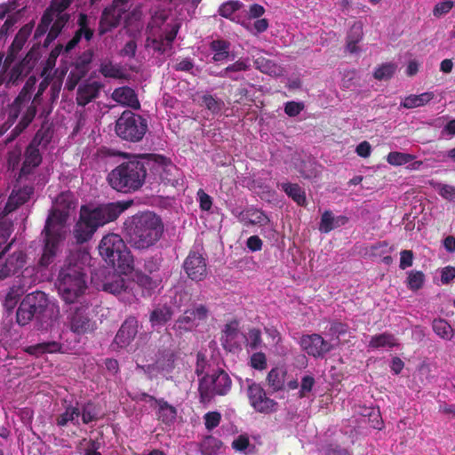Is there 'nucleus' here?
Returning <instances> with one entry per match:
<instances>
[{
  "instance_id": "f257e3e1",
  "label": "nucleus",
  "mask_w": 455,
  "mask_h": 455,
  "mask_svg": "<svg viewBox=\"0 0 455 455\" xmlns=\"http://www.w3.org/2000/svg\"><path fill=\"white\" fill-rule=\"evenodd\" d=\"M132 204L133 202L129 200L102 204L93 209L82 206L79 219L73 229L76 243L83 244L90 241L100 227L117 220Z\"/></svg>"
},
{
  "instance_id": "f03ea898",
  "label": "nucleus",
  "mask_w": 455,
  "mask_h": 455,
  "mask_svg": "<svg viewBox=\"0 0 455 455\" xmlns=\"http://www.w3.org/2000/svg\"><path fill=\"white\" fill-rule=\"evenodd\" d=\"M128 243L137 250H147L156 245L164 235L162 219L152 212H144L128 218L124 222Z\"/></svg>"
},
{
  "instance_id": "7ed1b4c3",
  "label": "nucleus",
  "mask_w": 455,
  "mask_h": 455,
  "mask_svg": "<svg viewBox=\"0 0 455 455\" xmlns=\"http://www.w3.org/2000/svg\"><path fill=\"white\" fill-rule=\"evenodd\" d=\"M147 154L132 156L115 167L107 177L108 185L124 194L140 190L148 177Z\"/></svg>"
},
{
  "instance_id": "20e7f679",
  "label": "nucleus",
  "mask_w": 455,
  "mask_h": 455,
  "mask_svg": "<svg viewBox=\"0 0 455 455\" xmlns=\"http://www.w3.org/2000/svg\"><path fill=\"white\" fill-rule=\"evenodd\" d=\"M35 81V78L30 77L13 101L6 107L7 119L5 122L12 126L20 116L21 110L28 105L20 120L11 131L7 142H11L20 136L33 122L36 115V107L33 103H29Z\"/></svg>"
},
{
  "instance_id": "39448f33",
  "label": "nucleus",
  "mask_w": 455,
  "mask_h": 455,
  "mask_svg": "<svg viewBox=\"0 0 455 455\" xmlns=\"http://www.w3.org/2000/svg\"><path fill=\"white\" fill-rule=\"evenodd\" d=\"M99 252L104 260L121 272L132 269L133 259L122 237L114 233L104 235L99 244Z\"/></svg>"
},
{
  "instance_id": "423d86ee",
  "label": "nucleus",
  "mask_w": 455,
  "mask_h": 455,
  "mask_svg": "<svg viewBox=\"0 0 455 455\" xmlns=\"http://www.w3.org/2000/svg\"><path fill=\"white\" fill-rule=\"evenodd\" d=\"M57 288L66 303L76 302L87 288L85 274L82 267L76 264L64 266L58 276Z\"/></svg>"
},
{
  "instance_id": "0eeeda50",
  "label": "nucleus",
  "mask_w": 455,
  "mask_h": 455,
  "mask_svg": "<svg viewBox=\"0 0 455 455\" xmlns=\"http://www.w3.org/2000/svg\"><path fill=\"white\" fill-rule=\"evenodd\" d=\"M231 386V378L224 370L218 369L211 374L204 375L199 380L200 402L208 403L216 395H226Z\"/></svg>"
},
{
  "instance_id": "6e6552de",
  "label": "nucleus",
  "mask_w": 455,
  "mask_h": 455,
  "mask_svg": "<svg viewBox=\"0 0 455 455\" xmlns=\"http://www.w3.org/2000/svg\"><path fill=\"white\" fill-rule=\"evenodd\" d=\"M115 131L124 140L139 142L148 131V121L140 115L125 110L116 120Z\"/></svg>"
},
{
  "instance_id": "1a4fd4ad",
  "label": "nucleus",
  "mask_w": 455,
  "mask_h": 455,
  "mask_svg": "<svg viewBox=\"0 0 455 455\" xmlns=\"http://www.w3.org/2000/svg\"><path fill=\"white\" fill-rule=\"evenodd\" d=\"M48 297L41 291L27 294L16 311V322L20 326L28 324L34 318H40L48 307Z\"/></svg>"
},
{
  "instance_id": "9d476101",
  "label": "nucleus",
  "mask_w": 455,
  "mask_h": 455,
  "mask_svg": "<svg viewBox=\"0 0 455 455\" xmlns=\"http://www.w3.org/2000/svg\"><path fill=\"white\" fill-rule=\"evenodd\" d=\"M148 178L156 182L175 186L178 183L179 169L161 155L147 154Z\"/></svg>"
},
{
  "instance_id": "9b49d317",
  "label": "nucleus",
  "mask_w": 455,
  "mask_h": 455,
  "mask_svg": "<svg viewBox=\"0 0 455 455\" xmlns=\"http://www.w3.org/2000/svg\"><path fill=\"white\" fill-rule=\"evenodd\" d=\"M51 222L52 219H50L49 221H45V225L42 232L44 246L38 264L44 267H46L52 263L56 256L59 243L65 236V233L60 231V228H58L59 226L52 227Z\"/></svg>"
},
{
  "instance_id": "f8f14e48",
  "label": "nucleus",
  "mask_w": 455,
  "mask_h": 455,
  "mask_svg": "<svg viewBox=\"0 0 455 455\" xmlns=\"http://www.w3.org/2000/svg\"><path fill=\"white\" fill-rule=\"evenodd\" d=\"M14 241L12 239L0 251V282L18 274L27 263V254L21 250L15 251L5 257Z\"/></svg>"
},
{
  "instance_id": "ddd939ff",
  "label": "nucleus",
  "mask_w": 455,
  "mask_h": 455,
  "mask_svg": "<svg viewBox=\"0 0 455 455\" xmlns=\"http://www.w3.org/2000/svg\"><path fill=\"white\" fill-rule=\"evenodd\" d=\"M76 202L74 196L70 192L60 193L56 200L55 205L51 210L46 221L52 219V227L59 226L60 232L65 233V227L69 216V211L75 209Z\"/></svg>"
},
{
  "instance_id": "4468645a",
  "label": "nucleus",
  "mask_w": 455,
  "mask_h": 455,
  "mask_svg": "<svg viewBox=\"0 0 455 455\" xmlns=\"http://www.w3.org/2000/svg\"><path fill=\"white\" fill-rule=\"evenodd\" d=\"M250 405L258 412L271 413L276 411L277 403L267 397L264 388L258 383L251 381L246 390Z\"/></svg>"
},
{
  "instance_id": "2eb2a0df",
  "label": "nucleus",
  "mask_w": 455,
  "mask_h": 455,
  "mask_svg": "<svg viewBox=\"0 0 455 455\" xmlns=\"http://www.w3.org/2000/svg\"><path fill=\"white\" fill-rule=\"evenodd\" d=\"M40 56L39 44H34L24 58L11 68L9 74L10 82L15 84L28 76L36 67Z\"/></svg>"
},
{
  "instance_id": "dca6fc26",
  "label": "nucleus",
  "mask_w": 455,
  "mask_h": 455,
  "mask_svg": "<svg viewBox=\"0 0 455 455\" xmlns=\"http://www.w3.org/2000/svg\"><path fill=\"white\" fill-rule=\"evenodd\" d=\"M34 26L35 22L32 20L22 26L15 35L14 39L12 40L11 45L8 47L6 56L3 62L4 68L5 69L9 68L17 59L18 54L22 50L28 37L30 36Z\"/></svg>"
},
{
  "instance_id": "f3484780",
  "label": "nucleus",
  "mask_w": 455,
  "mask_h": 455,
  "mask_svg": "<svg viewBox=\"0 0 455 455\" xmlns=\"http://www.w3.org/2000/svg\"><path fill=\"white\" fill-rule=\"evenodd\" d=\"M299 345L303 351L315 358H323L332 349V346L316 333L302 335Z\"/></svg>"
},
{
  "instance_id": "a211bd4d",
  "label": "nucleus",
  "mask_w": 455,
  "mask_h": 455,
  "mask_svg": "<svg viewBox=\"0 0 455 455\" xmlns=\"http://www.w3.org/2000/svg\"><path fill=\"white\" fill-rule=\"evenodd\" d=\"M183 269L191 280L202 281L207 276L206 259L198 251H190L183 262Z\"/></svg>"
},
{
  "instance_id": "6ab92c4d",
  "label": "nucleus",
  "mask_w": 455,
  "mask_h": 455,
  "mask_svg": "<svg viewBox=\"0 0 455 455\" xmlns=\"http://www.w3.org/2000/svg\"><path fill=\"white\" fill-rule=\"evenodd\" d=\"M43 140V135L40 131L37 132L32 141L26 148L24 153V161L20 169L21 175H28L33 170L39 166L42 163V155L40 154L38 146Z\"/></svg>"
},
{
  "instance_id": "aec40b11",
  "label": "nucleus",
  "mask_w": 455,
  "mask_h": 455,
  "mask_svg": "<svg viewBox=\"0 0 455 455\" xmlns=\"http://www.w3.org/2000/svg\"><path fill=\"white\" fill-rule=\"evenodd\" d=\"M208 309L204 305H198L194 308L187 309L176 321L174 327L180 331H188L199 324V322L206 320Z\"/></svg>"
},
{
  "instance_id": "412c9836",
  "label": "nucleus",
  "mask_w": 455,
  "mask_h": 455,
  "mask_svg": "<svg viewBox=\"0 0 455 455\" xmlns=\"http://www.w3.org/2000/svg\"><path fill=\"white\" fill-rule=\"evenodd\" d=\"M69 326L74 333L82 335L92 332L96 328V323L89 316L87 308L77 307L70 315Z\"/></svg>"
},
{
  "instance_id": "4be33fe9",
  "label": "nucleus",
  "mask_w": 455,
  "mask_h": 455,
  "mask_svg": "<svg viewBox=\"0 0 455 455\" xmlns=\"http://www.w3.org/2000/svg\"><path fill=\"white\" fill-rule=\"evenodd\" d=\"M33 194L34 187L29 185H26L18 189H13L9 196L0 216L5 218L7 215L16 211L19 207L28 202Z\"/></svg>"
},
{
  "instance_id": "5701e85b",
  "label": "nucleus",
  "mask_w": 455,
  "mask_h": 455,
  "mask_svg": "<svg viewBox=\"0 0 455 455\" xmlns=\"http://www.w3.org/2000/svg\"><path fill=\"white\" fill-rule=\"evenodd\" d=\"M76 24L77 30L75 32L73 37L65 45V52L68 53L72 51L84 37L87 42L91 41L93 37L94 31L90 28V20L87 14L80 12L77 17Z\"/></svg>"
},
{
  "instance_id": "b1692460",
  "label": "nucleus",
  "mask_w": 455,
  "mask_h": 455,
  "mask_svg": "<svg viewBox=\"0 0 455 455\" xmlns=\"http://www.w3.org/2000/svg\"><path fill=\"white\" fill-rule=\"evenodd\" d=\"M138 326L139 324L136 317H127L116 334L114 342L119 347H126L135 339L138 333Z\"/></svg>"
},
{
  "instance_id": "393cba45",
  "label": "nucleus",
  "mask_w": 455,
  "mask_h": 455,
  "mask_svg": "<svg viewBox=\"0 0 455 455\" xmlns=\"http://www.w3.org/2000/svg\"><path fill=\"white\" fill-rule=\"evenodd\" d=\"M125 12L116 7L113 3L110 6L106 7L101 13L99 24V34L100 36L116 28L122 16Z\"/></svg>"
},
{
  "instance_id": "a878e982",
  "label": "nucleus",
  "mask_w": 455,
  "mask_h": 455,
  "mask_svg": "<svg viewBox=\"0 0 455 455\" xmlns=\"http://www.w3.org/2000/svg\"><path fill=\"white\" fill-rule=\"evenodd\" d=\"M102 85L99 82L84 83L76 91V103L78 106L85 107L87 104L97 99Z\"/></svg>"
},
{
  "instance_id": "bb28decb",
  "label": "nucleus",
  "mask_w": 455,
  "mask_h": 455,
  "mask_svg": "<svg viewBox=\"0 0 455 455\" xmlns=\"http://www.w3.org/2000/svg\"><path fill=\"white\" fill-rule=\"evenodd\" d=\"M111 98L123 106L130 107L133 109H139L140 108V103L135 91L129 86L115 89L111 94Z\"/></svg>"
},
{
  "instance_id": "cd10ccee",
  "label": "nucleus",
  "mask_w": 455,
  "mask_h": 455,
  "mask_svg": "<svg viewBox=\"0 0 455 455\" xmlns=\"http://www.w3.org/2000/svg\"><path fill=\"white\" fill-rule=\"evenodd\" d=\"M348 218L345 215L334 216L331 211H325L321 216L319 231L327 234L331 230L345 226Z\"/></svg>"
},
{
  "instance_id": "c85d7f7f",
  "label": "nucleus",
  "mask_w": 455,
  "mask_h": 455,
  "mask_svg": "<svg viewBox=\"0 0 455 455\" xmlns=\"http://www.w3.org/2000/svg\"><path fill=\"white\" fill-rule=\"evenodd\" d=\"M132 283L127 282L120 275H114L109 280L103 283V290L114 295H121L122 293H130L132 291L133 287H131Z\"/></svg>"
},
{
  "instance_id": "c756f323",
  "label": "nucleus",
  "mask_w": 455,
  "mask_h": 455,
  "mask_svg": "<svg viewBox=\"0 0 455 455\" xmlns=\"http://www.w3.org/2000/svg\"><path fill=\"white\" fill-rule=\"evenodd\" d=\"M251 68L248 59H239L235 62L228 65L215 76L222 78H229L232 81H238L241 76L237 73L247 71Z\"/></svg>"
},
{
  "instance_id": "7c9ffc66",
  "label": "nucleus",
  "mask_w": 455,
  "mask_h": 455,
  "mask_svg": "<svg viewBox=\"0 0 455 455\" xmlns=\"http://www.w3.org/2000/svg\"><path fill=\"white\" fill-rule=\"evenodd\" d=\"M363 37V27L361 21L355 22L347 36L346 49L350 53H355L359 51L357 44L362 41Z\"/></svg>"
},
{
  "instance_id": "2f4dec72",
  "label": "nucleus",
  "mask_w": 455,
  "mask_h": 455,
  "mask_svg": "<svg viewBox=\"0 0 455 455\" xmlns=\"http://www.w3.org/2000/svg\"><path fill=\"white\" fill-rule=\"evenodd\" d=\"M155 404L158 408L156 415L159 420L165 425H170L174 422L177 417V410L174 406L171 405L164 398L156 400Z\"/></svg>"
},
{
  "instance_id": "473e14b6",
  "label": "nucleus",
  "mask_w": 455,
  "mask_h": 455,
  "mask_svg": "<svg viewBox=\"0 0 455 455\" xmlns=\"http://www.w3.org/2000/svg\"><path fill=\"white\" fill-rule=\"evenodd\" d=\"M209 47L211 51L214 52L212 56V60L214 62L227 60L229 58L231 47L229 41L225 39L212 40L210 43Z\"/></svg>"
},
{
  "instance_id": "72a5a7b5",
  "label": "nucleus",
  "mask_w": 455,
  "mask_h": 455,
  "mask_svg": "<svg viewBox=\"0 0 455 455\" xmlns=\"http://www.w3.org/2000/svg\"><path fill=\"white\" fill-rule=\"evenodd\" d=\"M27 283L24 280H20L9 288L4 299L6 308L12 309L16 306L20 297L27 291Z\"/></svg>"
},
{
  "instance_id": "f704fd0d",
  "label": "nucleus",
  "mask_w": 455,
  "mask_h": 455,
  "mask_svg": "<svg viewBox=\"0 0 455 455\" xmlns=\"http://www.w3.org/2000/svg\"><path fill=\"white\" fill-rule=\"evenodd\" d=\"M241 220L251 225L266 226L269 223L268 217L264 212L251 208L247 209L240 213Z\"/></svg>"
},
{
  "instance_id": "c9c22d12",
  "label": "nucleus",
  "mask_w": 455,
  "mask_h": 455,
  "mask_svg": "<svg viewBox=\"0 0 455 455\" xmlns=\"http://www.w3.org/2000/svg\"><path fill=\"white\" fill-rule=\"evenodd\" d=\"M283 191L299 206L307 204L305 190L297 183H282Z\"/></svg>"
},
{
  "instance_id": "e433bc0d",
  "label": "nucleus",
  "mask_w": 455,
  "mask_h": 455,
  "mask_svg": "<svg viewBox=\"0 0 455 455\" xmlns=\"http://www.w3.org/2000/svg\"><path fill=\"white\" fill-rule=\"evenodd\" d=\"M287 371L280 367H275L270 370L267 376V381L274 391H280L283 389L285 383V377Z\"/></svg>"
},
{
  "instance_id": "4c0bfd02",
  "label": "nucleus",
  "mask_w": 455,
  "mask_h": 455,
  "mask_svg": "<svg viewBox=\"0 0 455 455\" xmlns=\"http://www.w3.org/2000/svg\"><path fill=\"white\" fill-rule=\"evenodd\" d=\"M62 345L57 341L42 342L27 347L26 352L33 355H41L45 353H56L61 350Z\"/></svg>"
},
{
  "instance_id": "58836bf2",
  "label": "nucleus",
  "mask_w": 455,
  "mask_h": 455,
  "mask_svg": "<svg viewBox=\"0 0 455 455\" xmlns=\"http://www.w3.org/2000/svg\"><path fill=\"white\" fill-rule=\"evenodd\" d=\"M434 92H427L419 95H410L404 99L402 106L405 108H414L421 107L428 103L434 99Z\"/></svg>"
},
{
  "instance_id": "ea45409f",
  "label": "nucleus",
  "mask_w": 455,
  "mask_h": 455,
  "mask_svg": "<svg viewBox=\"0 0 455 455\" xmlns=\"http://www.w3.org/2000/svg\"><path fill=\"white\" fill-rule=\"evenodd\" d=\"M254 67L260 72L270 76H278L281 73V68L276 63L262 56L254 60Z\"/></svg>"
},
{
  "instance_id": "a19ab883",
  "label": "nucleus",
  "mask_w": 455,
  "mask_h": 455,
  "mask_svg": "<svg viewBox=\"0 0 455 455\" xmlns=\"http://www.w3.org/2000/svg\"><path fill=\"white\" fill-rule=\"evenodd\" d=\"M172 316V310L168 306H163L155 308L150 314V322L153 326L156 325H164L169 320H171Z\"/></svg>"
},
{
  "instance_id": "79ce46f5",
  "label": "nucleus",
  "mask_w": 455,
  "mask_h": 455,
  "mask_svg": "<svg viewBox=\"0 0 455 455\" xmlns=\"http://www.w3.org/2000/svg\"><path fill=\"white\" fill-rule=\"evenodd\" d=\"M397 345L395 336L388 332L374 335L371 337L369 347L371 348L394 347Z\"/></svg>"
},
{
  "instance_id": "37998d69",
  "label": "nucleus",
  "mask_w": 455,
  "mask_h": 455,
  "mask_svg": "<svg viewBox=\"0 0 455 455\" xmlns=\"http://www.w3.org/2000/svg\"><path fill=\"white\" fill-rule=\"evenodd\" d=\"M80 410L78 407L68 406L65 411L60 414L56 419V423L59 427H65L68 422L74 425H78V417L80 416Z\"/></svg>"
},
{
  "instance_id": "c03bdc74",
  "label": "nucleus",
  "mask_w": 455,
  "mask_h": 455,
  "mask_svg": "<svg viewBox=\"0 0 455 455\" xmlns=\"http://www.w3.org/2000/svg\"><path fill=\"white\" fill-rule=\"evenodd\" d=\"M175 355L172 352H164L156 360L154 369L158 372L170 373L174 369Z\"/></svg>"
},
{
  "instance_id": "a18cd8bd",
  "label": "nucleus",
  "mask_w": 455,
  "mask_h": 455,
  "mask_svg": "<svg viewBox=\"0 0 455 455\" xmlns=\"http://www.w3.org/2000/svg\"><path fill=\"white\" fill-rule=\"evenodd\" d=\"M432 328L435 333L443 339L450 340L453 337V330L444 319H435L432 323Z\"/></svg>"
},
{
  "instance_id": "49530a36",
  "label": "nucleus",
  "mask_w": 455,
  "mask_h": 455,
  "mask_svg": "<svg viewBox=\"0 0 455 455\" xmlns=\"http://www.w3.org/2000/svg\"><path fill=\"white\" fill-rule=\"evenodd\" d=\"M137 286L143 289V296H149L151 292L157 287L158 280L154 279L145 274H138L136 275Z\"/></svg>"
},
{
  "instance_id": "de8ad7c7",
  "label": "nucleus",
  "mask_w": 455,
  "mask_h": 455,
  "mask_svg": "<svg viewBox=\"0 0 455 455\" xmlns=\"http://www.w3.org/2000/svg\"><path fill=\"white\" fill-rule=\"evenodd\" d=\"M396 69L397 65L395 63H383L375 69L373 77L379 81L389 80L395 75Z\"/></svg>"
},
{
  "instance_id": "09e8293b",
  "label": "nucleus",
  "mask_w": 455,
  "mask_h": 455,
  "mask_svg": "<svg viewBox=\"0 0 455 455\" xmlns=\"http://www.w3.org/2000/svg\"><path fill=\"white\" fill-rule=\"evenodd\" d=\"M243 7V3L238 0H229L223 3L219 10V15L223 18L233 20V15L235 12L239 11Z\"/></svg>"
},
{
  "instance_id": "8fccbe9b",
  "label": "nucleus",
  "mask_w": 455,
  "mask_h": 455,
  "mask_svg": "<svg viewBox=\"0 0 455 455\" xmlns=\"http://www.w3.org/2000/svg\"><path fill=\"white\" fill-rule=\"evenodd\" d=\"M93 52L92 50H86L82 52L76 60L75 67L84 76L89 70V65L92 61Z\"/></svg>"
},
{
  "instance_id": "3c124183",
  "label": "nucleus",
  "mask_w": 455,
  "mask_h": 455,
  "mask_svg": "<svg viewBox=\"0 0 455 455\" xmlns=\"http://www.w3.org/2000/svg\"><path fill=\"white\" fill-rule=\"evenodd\" d=\"M80 414L82 415L84 424H89L99 419V411L96 405L92 402H88L83 405Z\"/></svg>"
},
{
  "instance_id": "603ef678",
  "label": "nucleus",
  "mask_w": 455,
  "mask_h": 455,
  "mask_svg": "<svg viewBox=\"0 0 455 455\" xmlns=\"http://www.w3.org/2000/svg\"><path fill=\"white\" fill-rule=\"evenodd\" d=\"M201 105L205 107L211 113L216 115L222 110L224 102L220 99L214 98L211 94H204L202 97Z\"/></svg>"
},
{
  "instance_id": "864d4df0",
  "label": "nucleus",
  "mask_w": 455,
  "mask_h": 455,
  "mask_svg": "<svg viewBox=\"0 0 455 455\" xmlns=\"http://www.w3.org/2000/svg\"><path fill=\"white\" fill-rule=\"evenodd\" d=\"M100 72L104 77L109 78H123L124 72L120 66L115 65L112 62L102 63L100 68Z\"/></svg>"
},
{
  "instance_id": "5fc2aeb1",
  "label": "nucleus",
  "mask_w": 455,
  "mask_h": 455,
  "mask_svg": "<svg viewBox=\"0 0 455 455\" xmlns=\"http://www.w3.org/2000/svg\"><path fill=\"white\" fill-rule=\"evenodd\" d=\"M239 333V322L237 320H232L226 323L223 330V345L227 347L228 343H231Z\"/></svg>"
},
{
  "instance_id": "6e6d98bb",
  "label": "nucleus",
  "mask_w": 455,
  "mask_h": 455,
  "mask_svg": "<svg viewBox=\"0 0 455 455\" xmlns=\"http://www.w3.org/2000/svg\"><path fill=\"white\" fill-rule=\"evenodd\" d=\"M425 282V275L421 271L411 270L408 273L407 286L412 291L419 290Z\"/></svg>"
},
{
  "instance_id": "4d7b16f0",
  "label": "nucleus",
  "mask_w": 455,
  "mask_h": 455,
  "mask_svg": "<svg viewBox=\"0 0 455 455\" xmlns=\"http://www.w3.org/2000/svg\"><path fill=\"white\" fill-rule=\"evenodd\" d=\"M413 159L414 156L397 151L390 152L387 156V161L391 165H403L411 162Z\"/></svg>"
},
{
  "instance_id": "13d9d810",
  "label": "nucleus",
  "mask_w": 455,
  "mask_h": 455,
  "mask_svg": "<svg viewBox=\"0 0 455 455\" xmlns=\"http://www.w3.org/2000/svg\"><path fill=\"white\" fill-rule=\"evenodd\" d=\"M430 184L436 191H438L439 195L443 198L449 201H453L455 199V187L437 182H431Z\"/></svg>"
},
{
  "instance_id": "bf43d9fd",
  "label": "nucleus",
  "mask_w": 455,
  "mask_h": 455,
  "mask_svg": "<svg viewBox=\"0 0 455 455\" xmlns=\"http://www.w3.org/2000/svg\"><path fill=\"white\" fill-rule=\"evenodd\" d=\"M204 419L205 428L211 431L220 425L221 414L218 411H210L204 414Z\"/></svg>"
},
{
  "instance_id": "052dcab7",
  "label": "nucleus",
  "mask_w": 455,
  "mask_h": 455,
  "mask_svg": "<svg viewBox=\"0 0 455 455\" xmlns=\"http://www.w3.org/2000/svg\"><path fill=\"white\" fill-rule=\"evenodd\" d=\"M65 52V47L62 44H57L50 52L49 57L46 60L45 67L44 68L43 75L46 72L48 68H52L55 66L57 58L60 55L62 52Z\"/></svg>"
},
{
  "instance_id": "680f3d73",
  "label": "nucleus",
  "mask_w": 455,
  "mask_h": 455,
  "mask_svg": "<svg viewBox=\"0 0 455 455\" xmlns=\"http://www.w3.org/2000/svg\"><path fill=\"white\" fill-rule=\"evenodd\" d=\"M248 335V346L250 347V348L253 350L258 349L262 342L260 330L257 328L250 329Z\"/></svg>"
},
{
  "instance_id": "e2e57ef3",
  "label": "nucleus",
  "mask_w": 455,
  "mask_h": 455,
  "mask_svg": "<svg viewBox=\"0 0 455 455\" xmlns=\"http://www.w3.org/2000/svg\"><path fill=\"white\" fill-rule=\"evenodd\" d=\"M23 9L18 10L12 14L8 15L7 19L1 26L0 29L9 35L14 25L20 20Z\"/></svg>"
},
{
  "instance_id": "0e129e2a",
  "label": "nucleus",
  "mask_w": 455,
  "mask_h": 455,
  "mask_svg": "<svg viewBox=\"0 0 455 455\" xmlns=\"http://www.w3.org/2000/svg\"><path fill=\"white\" fill-rule=\"evenodd\" d=\"M84 443H87L88 446L84 451V455H102L100 452L98 451V449L100 448V443L92 439L87 440L86 438L82 439L78 445L77 450H80Z\"/></svg>"
},
{
  "instance_id": "69168bd1",
  "label": "nucleus",
  "mask_w": 455,
  "mask_h": 455,
  "mask_svg": "<svg viewBox=\"0 0 455 455\" xmlns=\"http://www.w3.org/2000/svg\"><path fill=\"white\" fill-rule=\"evenodd\" d=\"M251 366L259 371L265 370L267 368V357L264 353L257 352L251 356Z\"/></svg>"
},
{
  "instance_id": "338daca9",
  "label": "nucleus",
  "mask_w": 455,
  "mask_h": 455,
  "mask_svg": "<svg viewBox=\"0 0 455 455\" xmlns=\"http://www.w3.org/2000/svg\"><path fill=\"white\" fill-rule=\"evenodd\" d=\"M74 0H52L49 8L56 14H65L64 12L73 3Z\"/></svg>"
},
{
  "instance_id": "774afa93",
  "label": "nucleus",
  "mask_w": 455,
  "mask_h": 455,
  "mask_svg": "<svg viewBox=\"0 0 455 455\" xmlns=\"http://www.w3.org/2000/svg\"><path fill=\"white\" fill-rule=\"evenodd\" d=\"M455 0H444L435 4L433 14L435 17H440L443 14L448 13L454 6Z\"/></svg>"
}]
</instances>
